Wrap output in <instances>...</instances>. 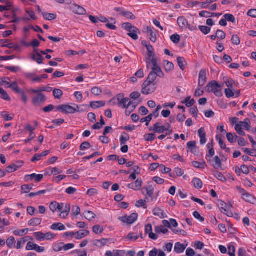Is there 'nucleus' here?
<instances>
[{
	"mask_svg": "<svg viewBox=\"0 0 256 256\" xmlns=\"http://www.w3.org/2000/svg\"><path fill=\"white\" fill-rule=\"evenodd\" d=\"M122 26L126 31L128 32V35L129 36L134 40H137L138 38V34L140 33V31L137 28L128 22L123 24Z\"/></svg>",
	"mask_w": 256,
	"mask_h": 256,
	"instance_id": "f257e3e1",
	"label": "nucleus"
},
{
	"mask_svg": "<svg viewBox=\"0 0 256 256\" xmlns=\"http://www.w3.org/2000/svg\"><path fill=\"white\" fill-rule=\"evenodd\" d=\"M79 108H80L78 105H76V108H74L68 104L60 105L56 108V110H57L60 111L62 112H64L66 114H72L76 112H78L79 111Z\"/></svg>",
	"mask_w": 256,
	"mask_h": 256,
	"instance_id": "f03ea898",
	"label": "nucleus"
},
{
	"mask_svg": "<svg viewBox=\"0 0 256 256\" xmlns=\"http://www.w3.org/2000/svg\"><path fill=\"white\" fill-rule=\"evenodd\" d=\"M115 98H116L118 102V106L124 108H126L128 109L132 104V102L130 101L129 98H124V94H118Z\"/></svg>",
	"mask_w": 256,
	"mask_h": 256,
	"instance_id": "7ed1b4c3",
	"label": "nucleus"
},
{
	"mask_svg": "<svg viewBox=\"0 0 256 256\" xmlns=\"http://www.w3.org/2000/svg\"><path fill=\"white\" fill-rule=\"evenodd\" d=\"M156 89V83L144 82L142 84V94L148 95L154 92Z\"/></svg>",
	"mask_w": 256,
	"mask_h": 256,
	"instance_id": "20e7f679",
	"label": "nucleus"
},
{
	"mask_svg": "<svg viewBox=\"0 0 256 256\" xmlns=\"http://www.w3.org/2000/svg\"><path fill=\"white\" fill-rule=\"evenodd\" d=\"M36 238L38 241L44 240H52L54 238L55 234L51 232L44 234L42 232H36L34 234Z\"/></svg>",
	"mask_w": 256,
	"mask_h": 256,
	"instance_id": "39448f33",
	"label": "nucleus"
},
{
	"mask_svg": "<svg viewBox=\"0 0 256 256\" xmlns=\"http://www.w3.org/2000/svg\"><path fill=\"white\" fill-rule=\"evenodd\" d=\"M138 217V214L132 213L130 216H124L119 217L118 219L124 223L131 224L136 220Z\"/></svg>",
	"mask_w": 256,
	"mask_h": 256,
	"instance_id": "423d86ee",
	"label": "nucleus"
},
{
	"mask_svg": "<svg viewBox=\"0 0 256 256\" xmlns=\"http://www.w3.org/2000/svg\"><path fill=\"white\" fill-rule=\"evenodd\" d=\"M46 100V96L42 94H37V95L32 98V103L36 106H40L42 103Z\"/></svg>",
	"mask_w": 256,
	"mask_h": 256,
	"instance_id": "0eeeda50",
	"label": "nucleus"
},
{
	"mask_svg": "<svg viewBox=\"0 0 256 256\" xmlns=\"http://www.w3.org/2000/svg\"><path fill=\"white\" fill-rule=\"evenodd\" d=\"M26 250H34L38 252H44L45 250L44 247L39 246L36 244H34L31 242H28L26 246Z\"/></svg>",
	"mask_w": 256,
	"mask_h": 256,
	"instance_id": "6e6552de",
	"label": "nucleus"
},
{
	"mask_svg": "<svg viewBox=\"0 0 256 256\" xmlns=\"http://www.w3.org/2000/svg\"><path fill=\"white\" fill-rule=\"evenodd\" d=\"M198 87L204 86L206 82V69L202 70L199 73Z\"/></svg>",
	"mask_w": 256,
	"mask_h": 256,
	"instance_id": "1a4fd4ad",
	"label": "nucleus"
},
{
	"mask_svg": "<svg viewBox=\"0 0 256 256\" xmlns=\"http://www.w3.org/2000/svg\"><path fill=\"white\" fill-rule=\"evenodd\" d=\"M170 127V124H168V128L164 126H160V123L158 122L154 125L153 132L155 133L162 134L164 133L165 131L168 130V128Z\"/></svg>",
	"mask_w": 256,
	"mask_h": 256,
	"instance_id": "9d476101",
	"label": "nucleus"
},
{
	"mask_svg": "<svg viewBox=\"0 0 256 256\" xmlns=\"http://www.w3.org/2000/svg\"><path fill=\"white\" fill-rule=\"evenodd\" d=\"M222 86L218 84L216 81H212L206 86V90L208 92H214V90L221 88Z\"/></svg>",
	"mask_w": 256,
	"mask_h": 256,
	"instance_id": "9b49d317",
	"label": "nucleus"
},
{
	"mask_svg": "<svg viewBox=\"0 0 256 256\" xmlns=\"http://www.w3.org/2000/svg\"><path fill=\"white\" fill-rule=\"evenodd\" d=\"M71 10L73 12L77 14L84 15L86 14V10L82 6H80L78 4L72 5L71 7Z\"/></svg>",
	"mask_w": 256,
	"mask_h": 256,
	"instance_id": "f8f14e48",
	"label": "nucleus"
},
{
	"mask_svg": "<svg viewBox=\"0 0 256 256\" xmlns=\"http://www.w3.org/2000/svg\"><path fill=\"white\" fill-rule=\"evenodd\" d=\"M43 178V174H32L30 175H26L24 177V180L26 182H28L30 180H32L34 178L36 182H40L42 180Z\"/></svg>",
	"mask_w": 256,
	"mask_h": 256,
	"instance_id": "ddd939ff",
	"label": "nucleus"
},
{
	"mask_svg": "<svg viewBox=\"0 0 256 256\" xmlns=\"http://www.w3.org/2000/svg\"><path fill=\"white\" fill-rule=\"evenodd\" d=\"M34 52L36 53L32 54V59L36 62L38 64H42V60L44 59V57L38 52V49L34 48Z\"/></svg>",
	"mask_w": 256,
	"mask_h": 256,
	"instance_id": "4468645a",
	"label": "nucleus"
},
{
	"mask_svg": "<svg viewBox=\"0 0 256 256\" xmlns=\"http://www.w3.org/2000/svg\"><path fill=\"white\" fill-rule=\"evenodd\" d=\"M242 198L246 202L253 204L256 200V198L248 192L242 194Z\"/></svg>",
	"mask_w": 256,
	"mask_h": 256,
	"instance_id": "2eb2a0df",
	"label": "nucleus"
},
{
	"mask_svg": "<svg viewBox=\"0 0 256 256\" xmlns=\"http://www.w3.org/2000/svg\"><path fill=\"white\" fill-rule=\"evenodd\" d=\"M187 244L185 245L184 244H182L179 242H178L176 243L174 246V252L178 254L182 253L184 250Z\"/></svg>",
	"mask_w": 256,
	"mask_h": 256,
	"instance_id": "dca6fc26",
	"label": "nucleus"
},
{
	"mask_svg": "<svg viewBox=\"0 0 256 256\" xmlns=\"http://www.w3.org/2000/svg\"><path fill=\"white\" fill-rule=\"evenodd\" d=\"M28 240H33V238L30 236H25L24 238L18 239V240L16 248L18 249L21 248L22 246V245H24Z\"/></svg>",
	"mask_w": 256,
	"mask_h": 256,
	"instance_id": "f3484780",
	"label": "nucleus"
},
{
	"mask_svg": "<svg viewBox=\"0 0 256 256\" xmlns=\"http://www.w3.org/2000/svg\"><path fill=\"white\" fill-rule=\"evenodd\" d=\"M210 162L216 169H218L222 168V161L218 156H216L214 157V162Z\"/></svg>",
	"mask_w": 256,
	"mask_h": 256,
	"instance_id": "a211bd4d",
	"label": "nucleus"
},
{
	"mask_svg": "<svg viewBox=\"0 0 256 256\" xmlns=\"http://www.w3.org/2000/svg\"><path fill=\"white\" fill-rule=\"evenodd\" d=\"M178 24L181 28H186L188 25V22L184 16H180L178 18Z\"/></svg>",
	"mask_w": 256,
	"mask_h": 256,
	"instance_id": "6ab92c4d",
	"label": "nucleus"
},
{
	"mask_svg": "<svg viewBox=\"0 0 256 256\" xmlns=\"http://www.w3.org/2000/svg\"><path fill=\"white\" fill-rule=\"evenodd\" d=\"M52 90V88L49 86H44L38 88V90H32L31 92L34 94H42V92H50Z\"/></svg>",
	"mask_w": 256,
	"mask_h": 256,
	"instance_id": "aec40b11",
	"label": "nucleus"
},
{
	"mask_svg": "<svg viewBox=\"0 0 256 256\" xmlns=\"http://www.w3.org/2000/svg\"><path fill=\"white\" fill-rule=\"evenodd\" d=\"M146 33L148 34L150 40L153 42H155L156 40V34L153 32L151 28L148 26L146 28Z\"/></svg>",
	"mask_w": 256,
	"mask_h": 256,
	"instance_id": "412c9836",
	"label": "nucleus"
},
{
	"mask_svg": "<svg viewBox=\"0 0 256 256\" xmlns=\"http://www.w3.org/2000/svg\"><path fill=\"white\" fill-rule=\"evenodd\" d=\"M106 102L104 101L92 102L90 103V106L94 109H96L104 106Z\"/></svg>",
	"mask_w": 256,
	"mask_h": 256,
	"instance_id": "4be33fe9",
	"label": "nucleus"
},
{
	"mask_svg": "<svg viewBox=\"0 0 256 256\" xmlns=\"http://www.w3.org/2000/svg\"><path fill=\"white\" fill-rule=\"evenodd\" d=\"M42 221V219L38 218H32L28 222L30 226H36L40 225Z\"/></svg>",
	"mask_w": 256,
	"mask_h": 256,
	"instance_id": "5701e85b",
	"label": "nucleus"
},
{
	"mask_svg": "<svg viewBox=\"0 0 256 256\" xmlns=\"http://www.w3.org/2000/svg\"><path fill=\"white\" fill-rule=\"evenodd\" d=\"M108 241V240L106 238H102L100 240H96L93 241L92 244L94 246L102 248L106 244Z\"/></svg>",
	"mask_w": 256,
	"mask_h": 256,
	"instance_id": "b1692460",
	"label": "nucleus"
},
{
	"mask_svg": "<svg viewBox=\"0 0 256 256\" xmlns=\"http://www.w3.org/2000/svg\"><path fill=\"white\" fill-rule=\"evenodd\" d=\"M50 228L52 230H66L65 226L60 222L54 223L50 226Z\"/></svg>",
	"mask_w": 256,
	"mask_h": 256,
	"instance_id": "393cba45",
	"label": "nucleus"
},
{
	"mask_svg": "<svg viewBox=\"0 0 256 256\" xmlns=\"http://www.w3.org/2000/svg\"><path fill=\"white\" fill-rule=\"evenodd\" d=\"M90 232L88 230H83L80 231H78L76 232V238L78 240H80L84 237L86 236H88Z\"/></svg>",
	"mask_w": 256,
	"mask_h": 256,
	"instance_id": "a878e982",
	"label": "nucleus"
},
{
	"mask_svg": "<svg viewBox=\"0 0 256 256\" xmlns=\"http://www.w3.org/2000/svg\"><path fill=\"white\" fill-rule=\"evenodd\" d=\"M164 69L166 72H169L173 70L174 69V64L172 62L164 60Z\"/></svg>",
	"mask_w": 256,
	"mask_h": 256,
	"instance_id": "bb28decb",
	"label": "nucleus"
},
{
	"mask_svg": "<svg viewBox=\"0 0 256 256\" xmlns=\"http://www.w3.org/2000/svg\"><path fill=\"white\" fill-rule=\"evenodd\" d=\"M26 76L28 78L34 82H42V78H40V76H36L34 74H32V73L28 74Z\"/></svg>",
	"mask_w": 256,
	"mask_h": 256,
	"instance_id": "cd10ccee",
	"label": "nucleus"
},
{
	"mask_svg": "<svg viewBox=\"0 0 256 256\" xmlns=\"http://www.w3.org/2000/svg\"><path fill=\"white\" fill-rule=\"evenodd\" d=\"M146 190V196L152 198L153 200L152 196L154 193V188L152 186H148V187H144L142 188V190Z\"/></svg>",
	"mask_w": 256,
	"mask_h": 256,
	"instance_id": "c85d7f7f",
	"label": "nucleus"
},
{
	"mask_svg": "<svg viewBox=\"0 0 256 256\" xmlns=\"http://www.w3.org/2000/svg\"><path fill=\"white\" fill-rule=\"evenodd\" d=\"M152 70L155 74L156 76H158L161 78L164 76V74L160 66L155 68H152Z\"/></svg>",
	"mask_w": 256,
	"mask_h": 256,
	"instance_id": "c756f323",
	"label": "nucleus"
},
{
	"mask_svg": "<svg viewBox=\"0 0 256 256\" xmlns=\"http://www.w3.org/2000/svg\"><path fill=\"white\" fill-rule=\"evenodd\" d=\"M84 214L85 218L90 221L92 220L96 216V215L92 211H86Z\"/></svg>",
	"mask_w": 256,
	"mask_h": 256,
	"instance_id": "7c9ffc66",
	"label": "nucleus"
},
{
	"mask_svg": "<svg viewBox=\"0 0 256 256\" xmlns=\"http://www.w3.org/2000/svg\"><path fill=\"white\" fill-rule=\"evenodd\" d=\"M6 242L7 246L10 248H12L15 246V238L14 236H10L6 240Z\"/></svg>",
	"mask_w": 256,
	"mask_h": 256,
	"instance_id": "2f4dec72",
	"label": "nucleus"
},
{
	"mask_svg": "<svg viewBox=\"0 0 256 256\" xmlns=\"http://www.w3.org/2000/svg\"><path fill=\"white\" fill-rule=\"evenodd\" d=\"M177 62L180 68L182 70H184L186 64L185 59L182 57L179 56L177 58Z\"/></svg>",
	"mask_w": 256,
	"mask_h": 256,
	"instance_id": "473e14b6",
	"label": "nucleus"
},
{
	"mask_svg": "<svg viewBox=\"0 0 256 256\" xmlns=\"http://www.w3.org/2000/svg\"><path fill=\"white\" fill-rule=\"evenodd\" d=\"M42 12V14L44 16V18L48 20H52L56 18V16L55 14H48L46 12Z\"/></svg>",
	"mask_w": 256,
	"mask_h": 256,
	"instance_id": "72a5a7b5",
	"label": "nucleus"
},
{
	"mask_svg": "<svg viewBox=\"0 0 256 256\" xmlns=\"http://www.w3.org/2000/svg\"><path fill=\"white\" fill-rule=\"evenodd\" d=\"M250 120L248 118H246L244 120V122H240L238 124H240V125L242 126V127L245 128V130H249L250 128Z\"/></svg>",
	"mask_w": 256,
	"mask_h": 256,
	"instance_id": "f704fd0d",
	"label": "nucleus"
},
{
	"mask_svg": "<svg viewBox=\"0 0 256 256\" xmlns=\"http://www.w3.org/2000/svg\"><path fill=\"white\" fill-rule=\"evenodd\" d=\"M2 47H6L9 48H13L16 50H20L21 48V46L18 44H16L14 43H10L2 45Z\"/></svg>",
	"mask_w": 256,
	"mask_h": 256,
	"instance_id": "c9c22d12",
	"label": "nucleus"
},
{
	"mask_svg": "<svg viewBox=\"0 0 256 256\" xmlns=\"http://www.w3.org/2000/svg\"><path fill=\"white\" fill-rule=\"evenodd\" d=\"M190 96L188 97L186 100L182 102V103L185 104L186 106L188 108L192 106L194 104L195 101L194 99H190Z\"/></svg>",
	"mask_w": 256,
	"mask_h": 256,
	"instance_id": "e433bc0d",
	"label": "nucleus"
},
{
	"mask_svg": "<svg viewBox=\"0 0 256 256\" xmlns=\"http://www.w3.org/2000/svg\"><path fill=\"white\" fill-rule=\"evenodd\" d=\"M152 212L154 216H158L160 218H164V212L160 208H156L153 210Z\"/></svg>",
	"mask_w": 256,
	"mask_h": 256,
	"instance_id": "4c0bfd02",
	"label": "nucleus"
},
{
	"mask_svg": "<svg viewBox=\"0 0 256 256\" xmlns=\"http://www.w3.org/2000/svg\"><path fill=\"white\" fill-rule=\"evenodd\" d=\"M192 164L195 168L202 169H204L207 166L205 161H203L202 163H200L196 161H193L192 162Z\"/></svg>",
	"mask_w": 256,
	"mask_h": 256,
	"instance_id": "58836bf2",
	"label": "nucleus"
},
{
	"mask_svg": "<svg viewBox=\"0 0 256 256\" xmlns=\"http://www.w3.org/2000/svg\"><path fill=\"white\" fill-rule=\"evenodd\" d=\"M156 76L152 70L150 72L147 79L144 82H148L150 83H155L154 81L156 80Z\"/></svg>",
	"mask_w": 256,
	"mask_h": 256,
	"instance_id": "ea45409f",
	"label": "nucleus"
},
{
	"mask_svg": "<svg viewBox=\"0 0 256 256\" xmlns=\"http://www.w3.org/2000/svg\"><path fill=\"white\" fill-rule=\"evenodd\" d=\"M192 183L196 188H201L202 187V182L198 178H194L192 180Z\"/></svg>",
	"mask_w": 256,
	"mask_h": 256,
	"instance_id": "a19ab883",
	"label": "nucleus"
},
{
	"mask_svg": "<svg viewBox=\"0 0 256 256\" xmlns=\"http://www.w3.org/2000/svg\"><path fill=\"white\" fill-rule=\"evenodd\" d=\"M130 138L128 134L124 132L120 138V144L122 145L125 144Z\"/></svg>",
	"mask_w": 256,
	"mask_h": 256,
	"instance_id": "79ce46f5",
	"label": "nucleus"
},
{
	"mask_svg": "<svg viewBox=\"0 0 256 256\" xmlns=\"http://www.w3.org/2000/svg\"><path fill=\"white\" fill-rule=\"evenodd\" d=\"M0 97L6 100H10V98L7 92L2 88H0Z\"/></svg>",
	"mask_w": 256,
	"mask_h": 256,
	"instance_id": "37998d69",
	"label": "nucleus"
},
{
	"mask_svg": "<svg viewBox=\"0 0 256 256\" xmlns=\"http://www.w3.org/2000/svg\"><path fill=\"white\" fill-rule=\"evenodd\" d=\"M34 184H24L22 186V193H28L32 190Z\"/></svg>",
	"mask_w": 256,
	"mask_h": 256,
	"instance_id": "c03bdc74",
	"label": "nucleus"
},
{
	"mask_svg": "<svg viewBox=\"0 0 256 256\" xmlns=\"http://www.w3.org/2000/svg\"><path fill=\"white\" fill-rule=\"evenodd\" d=\"M214 176L218 180L222 181V182H225L226 181V178L225 176L220 172L218 171H215L214 174Z\"/></svg>",
	"mask_w": 256,
	"mask_h": 256,
	"instance_id": "a18cd8bd",
	"label": "nucleus"
},
{
	"mask_svg": "<svg viewBox=\"0 0 256 256\" xmlns=\"http://www.w3.org/2000/svg\"><path fill=\"white\" fill-rule=\"evenodd\" d=\"M155 232L157 234L160 232L166 234L168 232V230L166 228H164L162 226H157L155 228Z\"/></svg>",
	"mask_w": 256,
	"mask_h": 256,
	"instance_id": "49530a36",
	"label": "nucleus"
},
{
	"mask_svg": "<svg viewBox=\"0 0 256 256\" xmlns=\"http://www.w3.org/2000/svg\"><path fill=\"white\" fill-rule=\"evenodd\" d=\"M53 94L56 98L60 99L63 94V92L60 89L55 88L53 90Z\"/></svg>",
	"mask_w": 256,
	"mask_h": 256,
	"instance_id": "de8ad7c7",
	"label": "nucleus"
},
{
	"mask_svg": "<svg viewBox=\"0 0 256 256\" xmlns=\"http://www.w3.org/2000/svg\"><path fill=\"white\" fill-rule=\"evenodd\" d=\"M92 230L96 234H101L104 232V228L100 226L98 224L93 226Z\"/></svg>",
	"mask_w": 256,
	"mask_h": 256,
	"instance_id": "09e8293b",
	"label": "nucleus"
},
{
	"mask_svg": "<svg viewBox=\"0 0 256 256\" xmlns=\"http://www.w3.org/2000/svg\"><path fill=\"white\" fill-rule=\"evenodd\" d=\"M224 92L226 98H230L234 96V89H231L230 88H228L225 89Z\"/></svg>",
	"mask_w": 256,
	"mask_h": 256,
	"instance_id": "8fccbe9b",
	"label": "nucleus"
},
{
	"mask_svg": "<svg viewBox=\"0 0 256 256\" xmlns=\"http://www.w3.org/2000/svg\"><path fill=\"white\" fill-rule=\"evenodd\" d=\"M216 139L218 141V143L220 148L222 150L226 149V144L225 142L222 140L221 136L220 135H216Z\"/></svg>",
	"mask_w": 256,
	"mask_h": 256,
	"instance_id": "3c124183",
	"label": "nucleus"
},
{
	"mask_svg": "<svg viewBox=\"0 0 256 256\" xmlns=\"http://www.w3.org/2000/svg\"><path fill=\"white\" fill-rule=\"evenodd\" d=\"M200 30L204 34H207L210 32L211 28L206 26H198Z\"/></svg>",
	"mask_w": 256,
	"mask_h": 256,
	"instance_id": "603ef678",
	"label": "nucleus"
},
{
	"mask_svg": "<svg viewBox=\"0 0 256 256\" xmlns=\"http://www.w3.org/2000/svg\"><path fill=\"white\" fill-rule=\"evenodd\" d=\"M224 17L226 18V21L230 22L232 23L235 22V18L232 14H224Z\"/></svg>",
	"mask_w": 256,
	"mask_h": 256,
	"instance_id": "864d4df0",
	"label": "nucleus"
},
{
	"mask_svg": "<svg viewBox=\"0 0 256 256\" xmlns=\"http://www.w3.org/2000/svg\"><path fill=\"white\" fill-rule=\"evenodd\" d=\"M90 147L91 145L90 142H84L80 144V149L81 150H86L90 148Z\"/></svg>",
	"mask_w": 256,
	"mask_h": 256,
	"instance_id": "5fc2aeb1",
	"label": "nucleus"
},
{
	"mask_svg": "<svg viewBox=\"0 0 256 256\" xmlns=\"http://www.w3.org/2000/svg\"><path fill=\"white\" fill-rule=\"evenodd\" d=\"M170 40L176 44H178L180 40V36L178 34H172L170 37Z\"/></svg>",
	"mask_w": 256,
	"mask_h": 256,
	"instance_id": "6e6d98bb",
	"label": "nucleus"
},
{
	"mask_svg": "<svg viewBox=\"0 0 256 256\" xmlns=\"http://www.w3.org/2000/svg\"><path fill=\"white\" fill-rule=\"evenodd\" d=\"M235 130L239 135L245 136V132L242 130V126L240 124H238L236 125Z\"/></svg>",
	"mask_w": 256,
	"mask_h": 256,
	"instance_id": "4d7b16f0",
	"label": "nucleus"
},
{
	"mask_svg": "<svg viewBox=\"0 0 256 256\" xmlns=\"http://www.w3.org/2000/svg\"><path fill=\"white\" fill-rule=\"evenodd\" d=\"M64 243L60 242L58 244H56L53 246V250L55 252H60L63 250Z\"/></svg>",
	"mask_w": 256,
	"mask_h": 256,
	"instance_id": "13d9d810",
	"label": "nucleus"
},
{
	"mask_svg": "<svg viewBox=\"0 0 256 256\" xmlns=\"http://www.w3.org/2000/svg\"><path fill=\"white\" fill-rule=\"evenodd\" d=\"M122 16L130 20H134L136 18V16H134V14L130 12L124 11L122 12Z\"/></svg>",
	"mask_w": 256,
	"mask_h": 256,
	"instance_id": "bf43d9fd",
	"label": "nucleus"
},
{
	"mask_svg": "<svg viewBox=\"0 0 256 256\" xmlns=\"http://www.w3.org/2000/svg\"><path fill=\"white\" fill-rule=\"evenodd\" d=\"M232 42L234 45H238L240 44V41L238 35H233L232 38Z\"/></svg>",
	"mask_w": 256,
	"mask_h": 256,
	"instance_id": "052dcab7",
	"label": "nucleus"
},
{
	"mask_svg": "<svg viewBox=\"0 0 256 256\" xmlns=\"http://www.w3.org/2000/svg\"><path fill=\"white\" fill-rule=\"evenodd\" d=\"M1 116L4 118V120L6 121H10L12 120L14 118L13 116H11L8 114V112H2L1 113Z\"/></svg>",
	"mask_w": 256,
	"mask_h": 256,
	"instance_id": "680f3d73",
	"label": "nucleus"
},
{
	"mask_svg": "<svg viewBox=\"0 0 256 256\" xmlns=\"http://www.w3.org/2000/svg\"><path fill=\"white\" fill-rule=\"evenodd\" d=\"M216 34L218 38L221 40H224L226 38V34L222 30H218L216 32Z\"/></svg>",
	"mask_w": 256,
	"mask_h": 256,
	"instance_id": "e2e57ef3",
	"label": "nucleus"
},
{
	"mask_svg": "<svg viewBox=\"0 0 256 256\" xmlns=\"http://www.w3.org/2000/svg\"><path fill=\"white\" fill-rule=\"evenodd\" d=\"M48 170H50V174L56 175L62 173V170L58 168H49Z\"/></svg>",
	"mask_w": 256,
	"mask_h": 256,
	"instance_id": "0e129e2a",
	"label": "nucleus"
},
{
	"mask_svg": "<svg viewBox=\"0 0 256 256\" xmlns=\"http://www.w3.org/2000/svg\"><path fill=\"white\" fill-rule=\"evenodd\" d=\"M134 183V185L135 188H136V190H140V188L142 186V181L141 178H138L136 180Z\"/></svg>",
	"mask_w": 256,
	"mask_h": 256,
	"instance_id": "69168bd1",
	"label": "nucleus"
},
{
	"mask_svg": "<svg viewBox=\"0 0 256 256\" xmlns=\"http://www.w3.org/2000/svg\"><path fill=\"white\" fill-rule=\"evenodd\" d=\"M242 150L246 154H248L252 156H256V152H252L248 148H243Z\"/></svg>",
	"mask_w": 256,
	"mask_h": 256,
	"instance_id": "338daca9",
	"label": "nucleus"
},
{
	"mask_svg": "<svg viewBox=\"0 0 256 256\" xmlns=\"http://www.w3.org/2000/svg\"><path fill=\"white\" fill-rule=\"evenodd\" d=\"M228 254L230 256H235L236 248L234 246H230L228 248Z\"/></svg>",
	"mask_w": 256,
	"mask_h": 256,
	"instance_id": "774afa93",
	"label": "nucleus"
}]
</instances>
